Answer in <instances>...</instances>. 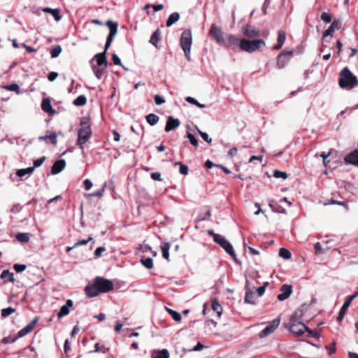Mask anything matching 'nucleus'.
Returning <instances> with one entry per match:
<instances>
[{
    "instance_id": "1",
    "label": "nucleus",
    "mask_w": 358,
    "mask_h": 358,
    "mask_svg": "<svg viewBox=\"0 0 358 358\" xmlns=\"http://www.w3.org/2000/svg\"><path fill=\"white\" fill-rule=\"evenodd\" d=\"M114 288L113 282L103 277L97 276L90 281L85 287V294L88 298L97 296L101 293H107Z\"/></svg>"
},
{
    "instance_id": "2",
    "label": "nucleus",
    "mask_w": 358,
    "mask_h": 358,
    "mask_svg": "<svg viewBox=\"0 0 358 358\" xmlns=\"http://www.w3.org/2000/svg\"><path fill=\"white\" fill-rule=\"evenodd\" d=\"M105 24L110 29V32L105 44V49L103 52L96 54L94 56V59L96 61L97 66H101L104 65L106 67L108 66V60L106 58L107 50L110 48L113 38L117 32L118 24L117 22H114L111 20H108Z\"/></svg>"
},
{
    "instance_id": "3",
    "label": "nucleus",
    "mask_w": 358,
    "mask_h": 358,
    "mask_svg": "<svg viewBox=\"0 0 358 358\" xmlns=\"http://www.w3.org/2000/svg\"><path fill=\"white\" fill-rule=\"evenodd\" d=\"M303 315V310L297 309L290 317L289 322L285 324V327L296 336H302L306 329V326L301 321Z\"/></svg>"
},
{
    "instance_id": "4",
    "label": "nucleus",
    "mask_w": 358,
    "mask_h": 358,
    "mask_svg": "<svg viewBox=\"0 0 358 358\" xmlns=\"http://www.w3.org/2000/svg\"><path fill=\"white\" fill-rule=\"evenodd\" d=\"M338 86L341 89L350 90L358 87V78L345 66L339 73Z\"/></svg>"
},
{
    "instance_id": "5",
    "label": "nucleus",
    "mask_w": 358,
    "mask_h": 358,
    "mask_svg": "<svg viewBox=\"0 0 358 358\" xmlns=\"http://www.w3.org/2000/svg\"><path fill=\"white\" fill-rule=\"evenodd\" d=\"M91 136L92 129L90 117H83L80 119V128L78 130L76 145L83 149V145L87 143Z\"/></svg>"
},
{
    "instance_id": "6",
    "label": "nucleus",
    "mask_w": 358,
    "mask_h": 358,
    "mask_svg": "<svg viewBox=\"0 0 358 358\" xmlns=\"http://www.w3.org/2000/svg\"><path fill=\"white\" fill-rule=\"evenodd\" d=\"M266 46V43L263 39L248 40L245 38L241 39L240 49L247 52H253L262 47Z\"/></svg>"
},
{
    "instance_id": "7",
    "label": "nucleus",
    "mask_w": 358,
    "mask_h": 358,
    "mask_svg": "<svg viewBox=\"0 0 358 358\" xmlns=\"http://www.w3.org/2000/svg\"><path fill=\"white\" fill-rule=\"evenodd\" d=\"M192 43V35L191 30H184L180 36V44L184 51L185 56L188 61H190Z\"/></svg>"
},
{
    "instance_id": "8",
    "label": "nucleus",
    "mask_w": 358,
    "mask_h": 358,
    "mask_svg": "<svg viewBox=\"0 0 358 358\" xmlns=\"http://www.w3.org/2000/svg\"><path fill=\"white\" fill-rule=\"evenodd\" d=\"M209 234L213 236L215 243L222 246L231 257H233L234 259H236L235 252L232 245L229 242H228L222 236L215 234L213 231H210Z\"/></svg>"
},
{
    "instance_id": "9",
    "label": "nucleus",
    "mask_w": 358,
    "mask_h": 358,
    "mask_svg": "<svg viewBox=\"0 0 358 358\" xmlns=\"http://www.w3.org/2000/svg\"><path fill=\"white\" fill-rule=\"evenodd\" d=\"M292 51H282L277 57L276 66L278 69L284 68L292 56Z\"/></svg>"
},
{
    "instance_id": "10",
    "label": "nucleus",
    "mask_w": 358,
    "mask_h": 358,
    "mask_svg": "<svg viewBox=\"0 0 358 358\" xmlns=\"http://www.w3.org/2000/svg\"><path fill=\"white\" fill-rule=\"evenodd\" d=\"M243 34L247 38L259 37L261 35V31L259 29L250 24H245L241 29Z\"/></svg>"
},
{
    "instance_id": "11",
    "label": "nucleus",
    "mask_w": 358,
    "mask_h": 358,
    "mask_svg": "<svg viewBox=\"0 0 358 358\" xmlns=\"http://www.w3.org/2000/svg\"><path fill=\"white\" fill-rule=\"evenodd\" d=\"M209 34L213 38H214L217 41V43H219L220 45L222 44L225 37V34L216 25H211Z\"/></svg>"
},
{
    "instance_id": "12",
    "label": "nucleus",
    "mask_w": 358,
    "mask_h": 358,
    "mask_svg": "<svg viewBox=\"0 0 358 358\" xmlns=\"http://www.w3.org/2000/svg\"><path fill=\"white\" fill-rule=\"evenodd\" d=\"M358 296V292H355L354 294L352 295H350V296H348L345 300V302L343 305V306L341 307V310H340V312H339V314H338V316L337 317V320L339 321V322H341L346 313V311L348 310V308H349V306H350L352 301Z\"/></svg>"
},
{
    "instance_id": "13",
    "label": "nucleus",
    "mask_w": 358,
    "mask_h": 358,
    "mask_svg": "<svg viewBox=\"0 0 358 358\" xmlns=\"http://www.w3.org/2000/svg\"><path fill=\"white\" fill-rule=\"evenodd\" d=\"M280 320L279 318L273 320L266 327H265L259 334V338H264L272 334L279 326Z\"/></svg>"
},
{
    "instance_id": "14",
    "label": "nucleus",
    "mask_w": 358,
    "mask_h": 358,
    "mask_svg": "<svg viewBox=\"0 0 358 358\" xmlns=\"http://www.w3.org/2000/svg\"><path fill=\"white\" fill-rule=\"evenodd\" d=\"M241 39L232 34H226L222 45L226 47L238 46L241 47Z\"/></svg>"
},
{
    "instance_id": "15",
    "label": "nucleus",
    "mask_w": 358,
    "mask_h": 358,
    "mask_svg": "<svg viewBox=\"0 0 358 358\" xmlns=\"http://www.w3.org/2000/svg\"><path fill=\"white\" fill-rule=\"evenodd\" d=\"M281 294L278 295L279 301H284L289 297L292 293V287L290 285L284 284L280 287Z\"/></svg>"
},
{
    "instance_id": "16",
    "label": "nucleus",
    "mask_w": 358,
    "mask_h": 358,
    "mask_svg": "<svg viewBox=\"0 0 358 358\" xmlns=\"http://www.w3.org/2000/svg\"><path fill=\"white\" fill-rule=\"evenodd\" d=\"M38 321V317H35L28 325L22 328L17 334V337L21 338L31 332Z\"/></svg>"
},
{
    "instance_id": "17",
    "label": "nucleus",
    "mask_w": 358,
    "mask_h": 358,
    "mask_svg": "<svg viewBox=\"0 0 358 358\" xmlns=\"http://www.w3.org/2000/svg\"><path fill=\"white\" fill-rule=\"evenodd\" d=\"M180 122L178 119L174 118L172 116H169L164 129L166 132H169L170 131L178 128L180 126Z\"/></svg>"
},
{
    "instance_id": "18",
    "label": "nucleus",
    "mask_w": 358,
    "mask_h": 358,
    "mask_svg": "<svg viewBox=\"0 0 358 358\" xmlns=\"http://www.w3.org/2000/svg\"><path fill=\"white\" fill-rule=\"evenodd\" d=\"M73 306V302L71 299H68L66 302V304L62 306L60 308V310L57 313V317L59 319L66 316L69 315L70 312V308Z\"/></svg>"
},
{
    "instance_id": "19",
    "label": "nucleus",
    "mask_w": 358,
    "mask_h": 358,
    "mask_svg": "<svg viewBox=\"0 0 358 358\" xmlns=\"http://www.w3.org/2000/svg\"><path fill=\"white\" fill-rule=\"evenodd\" d=\"M66 162L64 159L57 160L51 168V172L52 174H57L60 173L65 167Z\"/></svg>"
},
{
    "instance_id": "20",
    "label": "nucleus",
    "mask_w": 358,
    "mask_h": 358,
    "mask_svg": "<svg viewBox=\"0 0 358 358\" xmlns=\"http://www.w3.org/2000/svg\"><path fill=\"white\" fill-rule=\"evenodd\" d=\"M341 27L340 22L334 20L329 28L323 33V38L332 36L335 29H339Z\"/></svg>"
},
{
    "instance_id": "21",
    "label": "nucleus",
    "mask_w": 358,
    "mask_h": 358,
    "mask_svg": "<svg viewBox=\"0 0 358 358\" xmlns=\"http://www.w3.org/2000/svg\"><path fill=\"white\" fill-rule=\"evenodd\" d=\"M162 40V32L159 28H157L155 31L152 34L150 43L155 47L157 48V43Z\"/></svg>"
},
{
    "instance_id": "22",
    "label": "nucleus",
    "mask_w": 358,
    "mask_h": 358,
    "mask_svg": "<svg viewBox=\"0 0 358 358\" xmlns=\"http://www.w3.org/2000/svg\"><path fill=\"white\" fill-rule=\"evenodd\" d=\"M286 39V34L284 31L280 30L278 32V43L275 45L274 49L280 50L282 47Z\"/></svg>"
},
{
    "instance_id": "23",
    "label": "nucleus",
    "mask_w": 358,
    "mask_h": 358,
    "mask_svg": "<svg viewBox=\"0 0 358 358\" xmlns=\"http://www.w3.org/2000/svg\"><path fill=\"white\" fill-rule=\"evenodd\" d=\"M41 108H42L43 110L46 113H48L50 114H54L55 113V110H54L52 108L50 100L49 99H43L42 103H41Z\"/></svg>"
},
{
    "instance_id": "24",
    "label": "nucleus",
    "mask_w": 358,
    "mask_h": 358,
    "mask_svg": "<svg viewBox=\"0 0 358 358\" xmlns=\"http://www.w3.org/2000/svg\"><path fill=\"white\" fill-rule=\"evenodd\" d=\"M335 195H333L332 198L329 199H327L324 205L329 204H337L339 206H343L345 207V210H348L347 203L344 200L338 199V198H335Z\"/></svg>"
},
{
    "instance_id": "25",
    "label": "nucleus",
    "mask_w": 358,
    "mask_h": 358,
    "mask_svg": "<svg viewBox=\"0 0 358 358\" xmlns=\"http://www.w3.org/2000/svg\"><path fill=\"white\" fill-rule=\"evenodd\" d=\"M43 11L47 13H51L56 21H59L62 19L60 11L57 8L52 9L50 8H45L43 9Z\"/></svg>"
},
{
    "instance_id": "26",
    "label": "nucleus",
    "mask_w": 358,
    "mask_h": 358,
    "mask_svg": "<svg viewBox=\"0 0 358 358\" xmlns=\"http://www.w3.org/2000/svg\"><path fill=\"white\" fill-rule=\"evenodd\" d=\"M180 19V14L177 12H174L171 13L168 20H166V27H169L172 26L174 23L178 22Z\"/></svg>"
},
{
    "instance_id": "27",
    "label": "nucleus",
    "mask_w": 358,
    "mask_h": 358,
    "mask_svg": "<svg viewBox=\"0 0 358 358\" xmlns=\"http://www.w3.org/2000/svg\"><path fill=\"white\" fill-rule=\"evenodd\" d=\"M1 278L4 281H9L11 282H14L15 280L13 273H10L8 270H4L2 271L1 274Z\"/></svg>"
},
{
    "instance_id": "28",
    "label": "nucleus",
    "mask_w": 358,
    "mask_h": 358,
    "mask_svg": "<svg viewBox=\"0 0 358 358\" xmlns=\"http://www.w3.org/2000/svg\"><path fill=\"white\" fill-rule=\"evenodd\" d=\"M169 249H170L169 243H164L162 244L161 250H162V257L167 261H170L169 252Z\"/></svg>"
},
{
    "instance_id": "29",
    "label": "nucleus",
    "mask_w": 358,
    "mask_h": 358,
    "mask_svg": "<svg viewBox=\"0 0 358 358\" xmlns=\"http://www.w3.org/2000/svg\"><path fill=\"white\" fill-rule=\"evenodd\" d=\"M245 302L255 304V294L250 289H247L245 296Z\"/></svg>"
},
{
    "instance_id": "30",
    "label": "nucleus",
    "mask_w": 358,
    "mask_h": 358,
    "mask_svg": "<svg viewBox=\"0 0 358 358\" xmlns=\"http://www.w3.org/2000/svg\"><path fill=\"white\" fill-rule=\"evenodd\" d=\"M106 186H107L106 182H105L103 184V187L100 189H99L94 192H92V193L87 194H85V196L86 197H95V196L101 197L104 194L105 189H106Z\"/></svg>"
},
{
    "instance_id": "31",
    "label": "nucleus",
    "mask_w": 358,
    "mask_h": 358,
    "mask_svg": "<svg viewBox=\"0 0 358 358\" xmlns=\"http://www.w3.org/2000/svg\"><path fill=\"white\" fill-rule=\"evenodd\" d=\"M145 119L148 124L153 126L158 122L159 117L155 114L150 113L146 115Z\"/></svg>"
},
{
    "instance_id": "32",
    "label": "nucleus",
    "mask_w": 358,
    "mask_h": 358,
    "mask_svg": "<svg viewBox=\"0 0 358 358\" xmlns=\"http://www.w3.org/2000/svg\"><path fill=\"white\" fill-rule=\"evenodd\" d=\"M34 171V167H28L27 169H19L16 172V175L19 177H23L27 174H31Z\"/></svg>"
},
{
    "instance_id": "33",
    "label": "nucleus",
    "mask_w": 358,
    "mask_h": 358,
    "mask_svg": "<svg viewBox=\"0 0 358 358\" xmlns=\"http://www.w3.org/2000/svg\"><path fill=\"white\" fill-rule=\"evenodd\" d=\"M268 206L273 212L278 213H285V209L276 203L271 202L269 203Z\"/></svg>"
},
{
    "instance_id": "34",
    "label": "nucleus",
    "mask_w": 358,
    "mask_h": 358,
    "mask_svg": "<svg viewBox=\"0 0 358 358\" xmlns=\"http://www.w3.org/2000/svg\"><path fill=\"white\" fill-rule=\"evenodd\" d=\"M87 103V98L85 95L78 96L73 102L76 106H83Z\"/></svg>"
},
{
    "instance_id": "35",
    "label": "nucleus",
    "mask_w": 358,
    "mask_h": 358,
    "mask_svg": "<svg viewBox=\"0 0 358 358\" xmlns=\"http://www.w3.org/2000/svg\"><path fill=\"white\" fill-rule=\"evenodd\" d=\"M16 239L20 243L29 242L30 237L28 233H18L16 234Z\"/></svg>"
},
{
    "instance_id": "36",
    "label": "nucleus",
    "mask_w": 358,
    "mask_h": 358,
    "mask_svg": "<svg viewBox=\"0 0 358 358\" xmlns=\"http://www.w3.org/2000/svg\"><path fill=\"white\" fill-rule=\"evenodd\" d=\"M141 263L148 269H150L153 267V260L150 257L143 258L142 257L141 259Z\"/></svg>"
},
{
    "instance_id": "37",
    "label": "nucleus",
    "mask_w": 358,
    "mask_h": 358,
    "mask_svg": "<svg viewBox=\"0 0 358 358\" xmlns=\"http://www.w3.org/2000/svg\"><path fill=\"white\" fill-rule=\"evenodd\" d=\"M212 309L216 312L218 316H220L222 314V307L218 303L217 299H214L212 302Z\"/></svg>"
},
{
    "instance_id": "38",
    "label": "nucleus",
    "mask_w": 358,
    "mask_h": 358,
    "mask_svg": "<svg viewBox=\"0 0 358 358\" xmlns=\"http://www.w3.org/2000/svg\"><path fill=\"white\" fill-rule=\"evenodd\" d=\"M279 256L285 259H289L292 257V254L287 249L282 248L279 250Z\"/></svg>"
},
{
    "instance_id": "39",
    "label": "nucleus",
    "mask_w": 358,
    "mask_h": 358,
    "mask_svg": "<svg viewBox=\"0 0 358 358\" xmlns=\"http://www.w3.org/2000/svg\"><path fill=\"white\" fill-rule=\"evenodd\" d=\"M15 311H16V310L12 307L3 308L1 311V316L3 318L7 317L9 315H10L12 313H14Z\"/></svg>"
},
{
    "instance_id": "40",
    "label": "nucleus",
    "mask_w": 358,
    "mask_h": 358,
    "mask_svg": "<svg viewBox=\"0 0 358 358\" xmlns=\"http://www.w3.org/2000/svg\"><path fill=\"white\" fill-rule=\"evenodd\" d=\"M168 313L171 315L172 318L176 321V322H180L181 320H182V317H181V315L179 313L172 310V309H170V308H166Z\"/></svg>"
},
{
    "instance_id": "41",
    "label": "nucleus",
    "mask_w": 358,
    "mask_h": 358,
    "mask_svg": "<svg viewBox=\"0 0 358 358\" xmlns=\"http://www.w3.org/2000/svg\"><path fill=\"white\" fill-rule=\"evenodd\" d=\"M152 358H169V352L167 350L164 349L157 352L156 355L153 356Z\"/></svg>"
},
{
    "instance_id": "42",
    "label": "nucleus",
    "mask_w": 358,
    "mask_h": 358,
    "mask_svg": "<svg viewBox=\"0 0 358 358\" xmlns=\"http://www.w3.org/2000/svg\"><path fill=\"white\" fill-rule=\"evenodd\" d=\"M62 52V47L59 45H57L53 47V48L51 50V57L55 58L57 57L59 54Z\"/></svg>"
},
{
    "instance_id": "43",
    "label": "nucleus",
    "mask_w": 358,
    "mask_h": 358,
    "mask_svg": "<svg viewBox=\"0 0 358 358\" xmlns=\"http://www.w3.org/2000/svg\"><path fill=\"white\" fill-rule=\"evenodd\" d=\"M3 87L8 91L15 92L17 94H19L20 92V87L16 83H13V84L9 85H6V86H3Z\"/></svg>"
},
{
    "instance_id": "44",
    "label": "nucleus",
    "mask_w": 358,
    "mask_h": 358,
    "mask_svg": "<svg viewBox=\"0 0 358 358\" xmlns=\"http://www.w3.org/2000/svg\"><path fill=\"white\" fill-rule=\"evenodd\" d=\"M185 101L191 104L195 105L198 106L199 108H205L206 106L204 104H201L199 103L195 99L191 96H187L185 98Z\"/></svg>"
},
{
    "instance_id": "45",
    "label": "nucleus",
    "mask_w": 358,
    "mask_h": 358,
    "mask_svg": "<svg viewBox=\"0 0 358 358\" xmlns=\"http://www.w3.org/2000/svg\"><path fill=\"white\" fill-rule=\"evenodd\" d=\"M305 332L307 333L306 337H308V338L313 337V338H319L320 337V334L319 333L310 329L307 327H306V329Z\"/></svg>"
},
{
    "instance_id": "46",
    "label": "nucleus",
    "mask_w": 358,
    "mask_h": 358,
    "mask_svg": "<svg viewBox=\"0 0 358 358\" xmlns=\"http://www.w3.org/2000/svg\"><path fill=\"white\" fill-rule=\"evenodd\" d=\"M107 351H108V348H106L104 345H101L99 343H96L94 345V352H95L106 353Z\"/></svg>"
},
{
    "instance_id": "47",
    "label": "nucleus",
    "mask_w": 358,
    "mask_h": 358,
    "mask_svg": "<svg viewBox=\"0 0 358 358\" xmlns=\"http://www.w3.org/2000/svg\"><path fill=\"white\" fill-rule=\"evenodd\" d=\"M92 70H93V72L95 74L96 77L98 79H101L102 78L103 73L104 72L103 69H101L99 67L94 65L92 66Z\"/></svg>"
},
{
    "instance_id": "48",
    "label": "nucleus",
    "mask_w": 358,
    "mask_h": 358,
    "mask_svg": "<svg viewBox=\"0 0 358 358\" xmlns=\"http://www.w3.org/2000/svg\"><path fill=\"white\" fill-rule=\"evenodd\" d=\"M176 165H180V173L182 175H187L188 173V166L185 164H183L181 162H176Z\"/></svg>"
},
{
    "instance_id": "49",
    "label": "nucleus",
    "mask_w": 358,
    "mask_h": 358,
    "mask_svg": "<svg viewBox=\"0 0 358 358\" xmlns=\"http://www.w3.org/2000/svg\"><path fill=\"white\" fill-rule=\"evenodd\" d=\"M187 138L189 140L191 144L195 147H196L198 145V140L197 138L194 136V134L189 133V132H187Z\"/></svg>"
},
{
    "instance_id": "50",
    "label": "nucleus",
    "mask_w": 358,
    "mask_h": 358,
    "mask_svg": "<svg viewBox=\"0 0 358 358\" xmlns=\"http://www.w3.org/2000/svg\"><path fill=\"white\" fill-rule=\"evenodd\" d=\"M321 20L324 22L329 23L332 20V16L330 13L324 12L321 15Z\"/></svg>"
},
{
    "instance_id": "51",
    "label": "nucleus",
    "mask_w": 358,
    "mask_h": 358,
    "mask_svg": "<svg viewBox=\"0 0 358 358\" xmlns=\"http://www.w3.org/2000/svg\"><path fill=\"white\" fill-rule=\"evenodd\" d=\"M273 176L276 178H281L282 179H286L287 178V174L285 172L275 170L273 173Z\"/></svg>"
},
{
    "instance_id": "52",
    "label": "nucleus",
    "mask_w": 358,
    "mask_h": 358,
    "mask_svg": "<svg viewBox=\"0 0 358 358\" xmlns=\"http://www.w3.org/2000/svg\"><path fill=\"white\" fill-rule=\"evenodd\" d=\"M17 338H18L17 336H14V337L13 336L4 337L2 339L1 342L3 344L12 343H14Z\"/></svg>"
},
{
    "instance_id": "53",
    "label": "nucleus",
    "mask_w": 358,
    "mask_h": 358,
    "mask_svg": "<svg viewBox=\"0 0 358 358\" xmlns=\"http://www.w3.org/2000/svg\"><path fill=\"white\" fill-rule=\"evenodd\" d=\"M45 157H40L36 160L34 161V169L36 168V167H39L41 166L43 162H45Z\"/></svg>"
},
{
    "instance_id": "54",
    "label": "nucleus",
    "mask_w": 358,
    "mask_h": 358,
    "mask_svg": "<svg viewBox=\"0 0 358 358\" xmlns=\"http://www.w3.org/2000/svg\"><path fill=\"white\" fill-rule=\"evenodd\" d=\"M326 349L329 350V355H332L333 353H335L336 351V342L334 341L332 343H331L329 345H327Z\"/></svg>"
},
{
    "instance_id": "55",
    "label": "nucleus",
    "mask_w": 358,
    "mask_h": 358,
    "mask_svg": "<svg viewBox=\"0 0 358 358\" xmlns=\"http://www.w3.org/2000/svg\"><path fill=\"white\" fill-rule=\"evenodd\" d=\"M199 133L200 134V136H201V138L206 141L208 143H211L212 142V138H209L208 134H206V132H203L200 130H199Z\"/></svg>"
},
{
    "instance_id": "56",
    "label": "nucleus",
    "mask_w": 358,
    "mask_h": 358,
    "mask_svg": "<svg viewBox=\"0 0 358 358\" xmlns=\"http://www.w3.org/2000/svg\"><path fill=\"white\" fill-rule=\"evenodd\" d=\"M13 268L17 273H20V272L24 271L26 269L27 266L25 264H16L13 266Z\"/></svg>"
},
{
    "instance_id": "57",
    "label": "nucleus",
    "mask_w": 358,
    "mask_h": 358,
    "mask_svg": "<svg viewBox=\"0 0 358 358\" xmlns=\"http://www.w3.org/2000/svg\"><path fill=\"white\" fill-rule=\"evenodd\" d=\"M92 240V238L91 236H90L86 240H80L78 241V242H76L74 245V247H78V246H80V245H86L90 241H91Z\"/></svg>"
},
{
    "instance_id": "58",
    "label": "nucleus",
    "mask_w": 358,
    "mask_h": 358,
    "mask_svg": "<svg viewBox=\"0 0 358 358\" xmlns=\"http://www.w3.org/2000/svg\"><path fill=\"white\" fill-rule=\"evenodd\" d=\"M106 251V248L104 247H99L94 251V256L96 257H99L101 256L103 252Z\"/></svg>"
},
{
    "instance_id": "59",
    "label": "nucleus",
    "mask_w": 358,
    "mask_h": 358,
    "mask_svg": "<svg viewBox=\"0 0 358 358\" xmlns=\"http://www.w3.org/2000/svg\"><path fill=\"white\" fill-rule=\"evenodd\" d=\"M268 285V283H265L263 286H260L257 289V293L259 296H262L265 292L266 286Z\"/></svg>"
},
{
    "instance_id": "60",
    "label": "nucleus",
    "mask_w": 358,
    "mask_h": 358,
    "mask_svg": "<svg viewBox=\"0 0 358 358\" xmlns=\"http://www.w3.org/2000/svg\"><path fill=\"white\" fill-rule=\"evenodd\" d=\"M155 101L157 105H161L165 103V100L158 94L155 96Z\"/></svg>"
},
{
    "instance_id": "61",
    "label": "nucleus",
    "mask_w": 358,
    "mask_h": 358,
    "mask_svg": "<svg viewBox=\"0 0 358 358\" xmlns=\"http://www.w3.org/2000/svg\"><path fill=\"white\" fill-rule=\"evenodd\" d=\"M83 184L86 190L90 189L93 185L92 181L90 179H85L83 182Z\"/></svg>"
},
{
    "instance_id": "62",
    "label": "nucleus",
    "mask_w": 358,
    "mask_h": 358,
    "mask_svg": "<svg viewBox=\"0 0 358 358\" xmlns=\"http://www.w3.org/2000/svg\"><path fill=\"white\" fill-rule=\"evenodd\" d=\"M48 139L53 145H56L57 143V134L55 133H52L50 135H48Z\"/></svg>"
},
{
    "instance_id": "63",
    "label": "nucleus",
    "mask_w": 358,
    "mask_h": 358,
    "mask_svg": "<svg viewBox=\"0 0 358 358\" xmlns=\"http://www.w3.org/2000/svg\"><path fill=\"white\" fill-rule=\"evenodd\" d=\"M112 60H113V62L115 65L120 66V65L122 64L120 59L115 54H113V55H112Z\"/></svg>"
},
{
    "instance_id": "64",
    "label": "nucleus",
    "mask_w": 358,
    "mask_h": 358,
    "mask_svg": "<svg viewBox=\"0 0 358 358\" xmlns=\"http://www.w3.org/2000/svg\"><path fill=\"white\" fill-rule=\"evenodd\" d=\"M57 77L58 73L57 72H50L48 76V78L50 82L54 81Z\"/></svg>"
}]
</instances>
